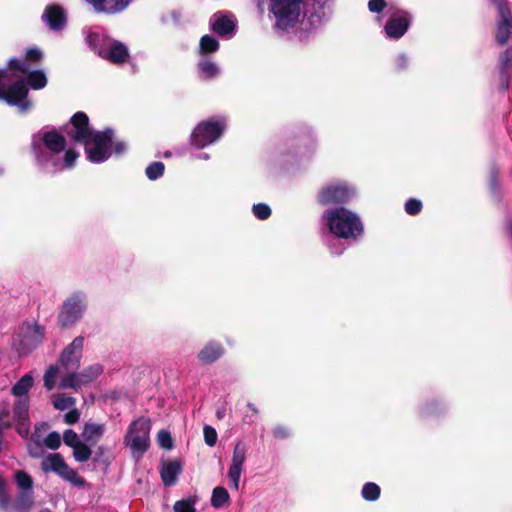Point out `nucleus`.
<instances>
[{
    "mask_svg": "<svg viewBox=\"0 0 512 512\" xmlns=\"http://www.w3.org/2000/svg\"><path fill=\"white\" fill-rule=\"evenodd\" d=\"M63 442L65 445L74 448L75 446L80 444L82 440L79 438L78 434L74 430L67 429L63 433Z\"/></svg>",
    "mask_w": 512,
    "mask_h": 512,
    "instance_id": "nucleus-44",
    "label": "nucleus"
},
{
    "mask_svg": "<svg viewBox=\"0 0 512 512\" xmlns=\"http://www.w3.org/2000/svg\"><path fill=\"white\" fill-rule=\"evenodd\" d=\"M226 416V406L221 405L216 410V417L218 419H223Z\"/></svg>",
    "mask_w": 512,
    "mask_h": 512,
    "instance_id": "nucleus-54",
    "label": "nucleus"
},
{
    "mask_svg": "<svg viewBox=\"0 0 512 512\" xmlns=\"http://www.w3.org/2000/svg\"><path fill=\"white\" fill-rule=\"evenodd\" d=\"M194 157L196 159H200V160H208V159H210V155L208 153H205V152L198 153Z\"/></svg>",
    "mask_w": 512,
    "mask_h": 512,
    "instance_id": "nucleus-56",
    "label": "nucleus"
},
{
    "mask_svg": "<svg viewBox=\"0 0 512 512\" xmlns=\"http://www.w3.org/2000/svg\"><path fill=\"white\" fill-rule=\"evenodd\" d=\"M506 230L512 236V219L506 222Z\"/></svg>",
    "mask_w": 512,
    "mask_h": 512,
    "instance_id": "nucleus-57",
    "label": "nucleus"
},
{
    "mask_svg": "<svg viewBox=\"0 0 512 512\" xmlns=\"http://www.w3.org/2000/svg\"><path fill=\"white\" fill-rule=\"evenodd\" d=\"M83 346L84 337L77 336L63 349L58 359V364L63 371L68 372L70 370H76L79 367L83 353Z\"/></svg>",
    "mask_w": 512,
    "mask_h": 512,
    "instance_id": "nucleus-16",
    "label": "nucleus"
},
{
    "mask_svg": "<svg viewBox=\"0 0 512 512\" xmlns=\"http://www.w3.org/2000/svg\"><path fill=\"white\" fill-rule=\"evenodd\" d=\"M113 152L117 156L123 155L127 151V144L124 141L112 142Z\"/></svg>",
    "mask_w": 512,
    "mask_h": 512,
    "instance_id": "nucleus-53",
    "label": "nucleus"
},
{
    "mask_svg": "<svg viewBox=\"0 0 512 512\" xmlns=\"http://www.w3.org/2000/svg\"><path fill=\"white\" fill-rule=\"evenodd\" d=\"M104 452V447L103 446H99L97 451H96V454L97 456H101Z\"/></svg>",
    "mask_w": 512,
    "mask_h": 512,
    "instance_id": "nucleus-59",
    "label": "nucleus"
},
{
    "mask_svg": "<svg viewBox=\"0 0 512 512\" xmlns=\"http://www.w3.org/2000/svg\"><path fill=\"white\" fill-rule=\"evenodd\" d=\"M31 152L38 168L45 173L72 169L79 153L66 149V139L56 129L46 127L32 136Z\"/></svg>",
    "mask_w": 512,
    "mask_h": 512,
    "instance_id": "nucleus-3",
    "label": "nucleus"
},
{
    "mask_svg": "<svg viewBox=\"0 0 512 512\" xmlns=\"http://www.w3.org/2000/svg\"><path fill=\"white\" fill-rule=\"evenodd\" d=\"M199 77L203 80H212L220 74L219 66L207 57H203L197 64Z\"/></svg>",
    "mask_w": 512,
    "mask_h": 512,
    "instance_id": "nucleus-24",
    "label": "nucleus"
},
{
    "mask_svg": "<svg viewBox=\"0 0 512 512\" xmlns=\"http://www.w3.org/2000/svg\"><path fill=\"white\" fill-rule=\"evenodd\" d=\"M225 349L218 341L207 342L197 354L198 360L203 364L216 362L224 355Z\"/></svg>",
    "mask_w": 512,
    "mask_h": 512,
    "instance_id": "nucleus-20",
    "label": "nucleus"
},
{
    "mask_svg": "<svg viewBox=\"0 0 512 512\" xmlns=\"http://www.w3.org/2000/svg\"><path fill=\"white\" fill-rule=\"evenodd\" d=\"M105 425L102 423L87 422L83 426L81 437L89 445H95L104 435Z\"/></svg>",
    "mask_w": 512,
    "mask_h": 512,
    "instance_id": "nucleus-22",
    "label": "nucleus"
},
{
    "mask_svg": "<svg viewBox=\"0 0 512 512\" xmlns=\"http://www.w3.org/2000/svg\"><path fill=\"white\" fill-rule=\"evenodd\" d=\"M110 39L111 38L106 36L104 33L93 31L87 34L86 43L94 52L101 56L105 46L107 45V42L110 41Z\"/></svg>",
    "mask_w": 512,
    "mask_h": 512,
    "instance_id": "nucleus-25",
    "label": "nucleus"
},
{
    "mask_svg": "<svg viewBox=\"0 0 512 512\" xmlns=\"http://www.w3.org/2000/svg\"><path fill=\"white\" fill-rule=\"evenodd\" d=\"M381 493L380 486L374 482H367L363 485L361 496L364 500L373 502L379 499Z\"/></svg>",
    "mask_w": 512,
    "mask_h": 512,
    "instance_id": "nucleus-32",
    "label": "nucleus"
},
{
    "mask_svg": "<svg viewBox=\"0 0 512 512\" xmlns=\"http://www.w3.org/2000/svg\"><path fill=\"white\" fill-rule=\"evenodd\" d=\"M41 469L46 473H55L75 487L82 488L86 485L85 479L65 462L64 457L60 453H50L43 457Z\"/></svg>",
    "mask_w": 512,
    "mask_h": 512,
    "instance_id": "nucleus-11",
    "label": "nucleus"
},
{
    "mask_svg": "<svg viewBox=\"0 0 512 512\" xmlns=\"http://www.w3.org/2000/svg\"><path fill=\"white\" fill-rule=\"evenodd\" d=\"M44 445L49 449L56 450L61 445V436L58 432L49 433L44 439Z\"/></svg>",
    "mask_w": 512,
    "mask_h": 512,
    "instance_id": "nucleus-45",
    "label": "nucleus"
},
{
    "mask_svg": "<svg viewBox=\"0 0 512 512\" xmlns=\"http://www.w3.org/2000/svg\"><path fill=\"white\" fill-rule=\"evenodd\" d=\"M52 403L55 409L64 411L71 409L75 406L76 400L74 397L66 396L64 394L53 395Z\"/></svg>",
    "mask_w": 512,
    "mask_h": 512,
    "instance_id": "nucleus-33",
    "label": "nucleus"
},
{
    "mask_svg": "<svg viewBox=\"0 0 512 512\" xmlns=\"http://www.w3.org/2000/svg\"><path fill=\"white\" fill-rule=\"evenodd\" d=\"M500 74L503 88L508 87V78L512 72V47L507 48L500 56Z\"/></svg>",
    "mask_w": 512,
    "mask_h": 512,
    "instance_id": "nucleus-26",
    "label": "nucleus"
},
{
    "mask_svg": "<svg viewBox=\"0 0 512 512\" xmlns=\"http://www.w3.org/2000/svg\"><path fill=\"white\" fill-rule=\"evenodd\" d=\"M79 419H80V412L78 409H75V408H71V410L68 411L64 415V421L66 424H69V425L77 423L79 421Z\"/></svg>",
    "mask_w": 512,
    "mask_h": 512,
    "instance_id": "nucleus-51",
    "label": "nucleus"
},
{
    "mask_svg": "<svg viewBox=\"0 0 512 512\" xmlns=\"http://www.w3.org/2000/svg\"><path fill=\"white\" fill-rule=\"evenodd\" d=\"M128 56L129 53L127 46L114 39H110V41L107 42V45L101 54L102 58L107 59L115 64L124 63Z\"/></svg>",
    "mask_w": 512,
    "mask_h": 512,
    "instance_id": "nucleus-18",
    "label": "nucleus"
},
{
    "mask_svg": "<svg viewBox=\"0 0 512 512\" xmlns=\"http://www.w3.org/2000/svg\"><path fill=\"white\" fill-rule=\"evenodd\" d=\"M344 247L341 248V249H334L333 247H330V250H331V253L332 254H335V255H340L342 254V252L344 251Z\"/></svg>",
    "mask_w": 512,
    "mask_h": 512,
    "instance_id": "nucleus-58",
    "label": "nucleus"
},
{
    "mask_svg": "<svg viewBox=\"0 0 512 512\" xmlns=\"http://www.w3.org/2000/svg\"><path fill=\"white\" fill-rule=\"evenodd\" d=\"M45 337V328L36 322H24L13 337V345L20 355L36 349Z\"/></svg>",
    "mask_w": 512,
    "mask_h": 512,
    "instance_id": "nucleus-9",
    "label": "nucleus"
},
{
    "mask_svg": "<svg viewBox=\"0 0 512 512\" xmlns=\"http://www.w3.org/2000/svg\"><path fill=\"white\" fill-rule=\"evenodd\" d=\"M203 433H204L205 443L208 446L213 447L217 442L216 430L213 427L206 425V426H204Z\"/></svg>",
    "mask_w": 512,
    "mask_h": 512,
    "instance_id": "nucleus-47",
    "label": "nucleus"
},
{
    "mask_svg": "<svg viewBox=\"0 0 512 512\" xmlns=\"http://www.w3.org/2000/svg\"><path fill=\"white\" fill-rule=\"evenodd\" d=\"M42 19L50 29L61 30L66 23V13L59 5H49L46 7Z\"/></svg>",
    "mask_w": 512,
    "mask_h": 512,
    "instance_id": "nucleus-19",
    "label": "nucleus"
},
{
    "mask_svg": "<svg viewBox=\"0 0 512 512\" xmlns=\"http://www.w3.org/2000/svg\"><path fill=\"white\" fill-rule=\"evenodd\" d=\"M34 503L33 491H19L17 498L12 506L16 512H28Z\"/></svg>",
    "mask_w": 512,
    "mask_h": 512,
    "instance_id": "nucleus-29",
    "label": "nucleus"
},
{
    "mask_svg": "<svg viewBox=\"0 0 512 512\" xmlns=\"http://www.w3.org/2000/svg\"><path fill=\"white\" fill-rule=\"evenodd\" d=\"M248 408H249L250 410H252L253 412L257 413V409H256V407H255L253 404L248 403Z\"/></svg>",
    "mask_w": 512,
    "mask_h": 512,
    "instance_id": "nucleus-61",
    "label": "nucleus"
},
{
    "mask_svg": "<svg viewBox=\"0 0 512 512\" xmlns=\"http://www.w3.org/2000/svg\"><path fill=\"white\" fill-rule=\"evenodd\" d=\"M165 170V166L162 162L156 161L149 164L145 170V174L149 180H157L160 178Z\"/></svg>",
    "mask_w": 512,
    "mask_h": 512,
    "instance_id": "nucleus-39",
    "label": "nucleus"
},
{
    "mask_svg": "<svg viewBox=\"0 0 512 512\" xmlns=\"http://www.w3.org/2000/svg\"><path fill=\"white\" fill-rule=\"evenodd\" d=\"M46 84L47 77L43 70L31 71L25 59L11 58L7 67L0 68V101L25 113L32 107L28 99V86L39 90Z\"/></svg>",
    "mask_w": 512,
    "mask_h": 512,
    "instance_id": "nucleus-1",
    "label": "nucleus"
},
{
    "mask_svg": "<svg viewBox=\"0 0 512 512\" xmlns=\"http://www.w3.org/2000/svg\"><path fill=\"white\" fill-rule=\"evenodd\" d=\"M27 450L29 455L33 458H40L44 453L43 445L40 443L39 439H35V436H32L31 441L27 444Z\"/></svg>",
    "mask_w": 512,
    "mask_h": 512,
    "instance_id": "nucleus-41",
    "label": "nucleus"
},
{
    "mask_svg": "<svg viewBox=\"0 0 512 512\" xmlns=\"http://www.w3.org/2000/svg\"><path fill=\"white\" fill-rule=\"evenodd\" d=\"M219 49L218 40L211 35H204L200 39L199 50L201 54L214 53Z\"/></svg>",
    "mask_w": 512,
    "mask_h": 512,
    "instance_id": "nucleus-35",
    "label": "nucleus"
},
{
    "mask_svg": "<svg viewBox=\"0 0 512 512\" xmlns=\"http://www.w3.org/2000/svg\"><path fill=\"white\" fill-rule=\"evenodd\" d=\"M229 501V493L224 487H216L213 489L211 496V505L214 508H221Z\"/></svg>",
    "mask_w": 512,
    "mask_h": 512,
    "instance_id": "nucleus-34",
    "label": "nucleus"
},
{
    "mask_svg": "<svg viewBox=\"0 0 512 512\" xmlns=\"http://www.w3.org/2000/svg\"><path fill=\"white\" fill-rule=\"evenodd\" d=\"M34 379L30 374L22 376L11 388L15 396L12 405V415L7 407L0 408V451L3 449L4 431L15 425L16 432L20 437L26 439L30 433V398L29 391L32 388Z\"/></svg>",
    "mask_w": 512,
    "mask_h": 512,
    "instance_id": "nucleus-5",
    "label": "nucleus"
},
{
    "mask_svg": "<svg viewBox=\"0 0 512 512\" xmlns=\"http://www.w3.org/2000/svg\"><path fill=\"white\" fill-rule=\"evenodd\" d=\"M157 441L161 448L170 450L173 448V440L170 432L167 430H160L157 434Z\"/></svg>",
    "mask_w": 512,
    "mask_h": 512,
    "instance_id": "nucleus-43",
    "label": "nucleus"
},
{
    "mask_svg": "<svg viewBox=\"0 0 512 512\" xmlns=\"http://www.w3.org/2000/svg\"><path fill=\"white\" fill-rule=\"evenodd\" d=\"M397 8H395L391 3L386 0H369L368 1V10L371 13L377 14V22H382L383 17L380 15L382 12H386L388 16L391 15Z\"/></svg>",
    "mask_w": 512,
    "mask_h": 512,
    "instance_id": "nucleus-28",
    "label": "nucleus"
},
{
    "mask_svg": "<svg viewBox=\"0 0 512 512\" xmlns=\"http://www.w3.org/2000/svg\"><path fill=\"white\" fill-rule=\"evenodd\" d=\"M252 211L254 216L259 220H266L271 215V209L265 203L254 204Z\"/></svg>",
    "mask_w": 512,
    "mask_h": 512,
    "instance_id": "nucleus-42",
    "label": "nucleus"
},
{
    "mask_svg": "<svg viewBox=\"0 0 512 512\" xmlns=\"http://www.w3.org/2000/svg\"><path fill=\"white\" fill-rule=\"evenodd\" d=\"M63 369L59 364L50 365L44 374V386L48 390H52L56 385V380Z\"/></svg>",
    "mask_w": 512,
    "mask_h": 512,
    "instance_id": "nucleus-36",
    "label": "nucleus"
},
{
    "mask_svg": "<svg viewBox=\"0 0 512 512\" xmlns=\"http://www.w3.org/2000/svg\"><path fill=\"white\" fill-rule=\"evenodd\" d=\"M196 499L193 497H188L186 499H181L174 504V512H196L195 509Z\"/></svg>",
    "mask_w": 512,
    "mask_h": 512,
    "instance_id": "nucleus-40",
    "label": "nucleus"
},
{
    "mask_svg": "<svg viewBox=\"0 0 512 512\" xmlns=\"http://www.w3.org/2000/svg\"><path fill=\"white\" fill-rule=\"evenodd\" d=\"M14 479L20 491H33V479L25 471L15 472Z\"/></svg>",
    "mask_w": 512,
    "mask_h": 512,
    "instance_id": "nucleus-37",
    "label": "nucleus"
},
{
    "mask_svg": "<svg viewBox=\"0 0 512 512\" xmlns=\"http://www.w3.org/2000/svg\"><path fill=\"white\" fill-rule=\"evenodd\" d=\"M211 30L225 39H231L237 28V20L232 14L218 12L210 18Z\"/></svg>",
    "mask_w": 512,
    "mask_h": 512,
    "instance_id": "nucleus-17",
    "label": "nucleus"
},
{
    "mask_svg": "<svg viewBox=\"0 0 512 512\" xmlns=\"http://www.w3.org/2000/svg\"><path fill=\"white\" fill-rule=\"evenodd\" d=\"M10 506V497L6 492V483L0 477V508L7 510Z\"/></svg>",
    "mask_w": 512,
    "mask_h": 512,
    "instance_id": "nucleus-48",
    "label": "nucleus"
},
{
    "mask_svg": "<svg viewBox=\"0 0 512 512\" xmlns=\"http://www.w3.org/2000/svg\"><path fill=\"white\" fill-rule=\"evenodd\" d=\"M356 195V189L345 181H333L319 192L318 199L323 205L348 202Z\"/></svg>",
    "mask_w": 512,
    "mask_h": 512,
    "instance_id": "nucleus-12",
    "label": "nucleus"
},
{
    "mask_svg": "<svg viewBox=\"0 0 512 512\" xmlns=\"http://www.w3.org/2000/svg\"><path fill=\"white\" fill-rule=\"evenodd\" d=\"M151 421L139 417L132 421L124 436V444L129 448L133 459L139 461L150 447Z\"/></svg>",
    "mask_w": 512,
    "mask_h": 512,
    "instance_id": "nucleus-7",
    "label": "nucleus"
},
{
    "mask_svg": "<svg viewBox=\"0 0 512 512\" xmlns=\"http://www.w3.org/2000/svg\"><path fill=\"white\" fill-rule=\"evenodd\" d=\"M82 386H84L83 380L81 378L80 372H68L64 375L59 383V387L61 389H73L77 391Z\"/></svg>",
    "mask_w": 512,
    "mask_h": 512,
    "instance_id": "nucleus-30",
    "label": "nucleus"
},
{
    "mask_svg": "<svg viewBox=\"0 0 512 512\" xmlns=\"http://www.w3.org/2000/svg\"><path fill=\"white\" fill-rule=\"evenodd\" d=\"M422 209V202L420 200L411 198L405 203V211L409 215H417Z\"/></svg>",
    "mask_w": 512,
    "mask_h": 512,
    "instance_id": "nucleus-46",
    "label": "nucleus"
},
{
    "mask_svg": "<svg viewBox=\"0 0 512 512\" xmlns=\"http://www.w3.org/2000/svg\"><path fill=\"white\" fill-rule=\"evenodd\" d=\"M73 449V457L77 462L83 463L90 459L92 455V451L89 447V444L82 441L80 444L75 446Z\"/></svg>",
    "mask_w": 512,
    "mask_h": 512,
    "instance_id": "nucleus-38",
    "label": "nucleus"
},
{
    "mask_svg": "<svg viewBox=\"0 0 512 512\" xmlns=\"http://www.w3.org/2000/svg\"><path fill=\"white\" fill-rule=\"evenodd\" d=\"M409 65V60L406 54L401 53L396 56L394 60L395 69L398 71L406 70Z\"/></svg>",
    "mask_w": 512,
    "mask_h": 512,
    "instance_id": "nucleus-50",
    "label": "nucleus"
},
{
    "mask_svg": "<svg viewBox=\"0 0 512 512\" xmlns=\"http://www.w3.org/2000/svg\"><path fill=\"white\" fill-rule=\"evenodd\" d=\"M493 3L498 11V19L496 23V41L499 45L508 42L512 32V14L507 5V0H489Z\"/></svg>",
    "mask_w": 512,
    "mask_h": 512,
    "instance_id": "nucleus-14",
    "label": "nucleus"
},
{
    "mask_svg": "<svg viewBox=\"0 0 512 512\" xmlns=\"http://www.w3.org/2000/svg\"><path fill=\"white\" fill-rule=\"evenodd\" d=\"M226 126V118L223 116H214L200 122L191 133V145L202 149L214 144L222 137Z\"/></svg>",
    "mask_w": 512,
    "mask_h": 512,
    "instance_id": "nucleus-8",
    "label": "nucleus"
},
{
    "mask_svg": "<svg viewBox=\"0 0 512 512\" xmlns=\"http://www.w3.org/2000/svg\"><path fill=\"white\" fill-rule=\"evenodd\" d=\"M321 222L332 235L345 240H357L364 232L359 215L344 207L325 210Z\"/></svg>",
    "mask_w": 512,
    "mask_h": 512,
    "instance_id": "nucleus-6",
    "label": "nucleus"
},
{
    "mask_svg": "<svg viewBox=\"0 0 512 512\" xmlns=\"http://www.w3.org/2000/svg\"><path fill=\"white\" fill-rule=\"evenodd\" d=\"M272 434L277 439H287L291 435V431L288 427L278 425L272 429Z\"/></svg>",
    "mask_w": 512,
    "mask_h": 512,
    "instance_id": "nucleus-49",
    "label": "nucleus"
},
{
    "mask_svg": "<svg viewBox=\"0 0 512 512\" xmlns=\"http://www.w3.org/2000/svg\"><path fill=\"white\" fill-rule=\"evenodd\" d=\"M42 56H43L42 51L39 48L33 47V48H29L26 51V56L24 59L27 62H28V60L39 61L42 58Z\"/></svg>",
    "mask_w": 512,
    "mask_h": 512,
    "instance_id": "nucleus-52",
    "label": "nucleus"
},
{
    "mask_svg": "<svg viewBox=\"0 0 512 512\" xmlns=\"http://www.w3.org/2000/svg\"><path fill=\"white\" fill-rule=\"evenodd\" d=\"M496 178H497V174H496V172L493 171L491 173V179H490V184H491V188H492L493 191L496 190V186H497V179Z\"/></svg>",
    "mask_w": 512,
    "mask_h": 512,
    "instance_id": "nucleus-55",
    "label": "nucleus"
},
{
    "mask_svg": "<svg viewBox=\"0 0 512 512\" xmlns=\"http://www.w3.org/2000/svg\"><path fill=\"white\" fill-rule=\"evenodd\" d=\"M257 2L259 5L267 6L274 19V28L278 31L289 32L300 23L295 33L301 42H307L326 20L323 6L306 14V0H257Z\"/></svg>",
    "mask_w": 512,
    "mask_h": 512,
    "instance_id": "nucleus-2",
    "label": "nucleus"
},
{
    "mask_svg": "<svg viewBox=\"0 0 512 512\" xmlns=\"http://www.w3.org/2000/svg\"><path fill=\"white\" fill-rule=\"evenodd\" d=\"M87 295L81 291L71 293L63 302L58 315V322L62 328L74 326L83 317L87 309Z\"/></svg>",
    "mask_w": 512,
    "mask_h": 512,
    "instance_id": "nucleus-10",
    "label": "nucleus"
},
{
    "mask_svg": "<svg viewBox=\"0 0 512 512\" xmlns=\"http://www.w3.org/2000/svg\"><path fill=\"white\" fill-rule=\"evenodd\" d=\"M412 22V15L402 9H396L384 26V33L388 39L398 40L405 35Z\"/></svg>",
    "mask_w": 512,
    "mask_h": 512,
    "instance_id": "nucleus-13",
    "label": "nucleus"
},
{
    "mask_svg": "<svg viewBox=\"0 0 512 512\" xmlns=\"http://www.w3.org/2000/svg\"><path fill=\"white\" fill-rule=\"evenodd\" d=\"M103 373V366L101 364L95 363L83 371L80 372L81 378L83 380L84 385L89 384L90 382L97 379Z\"/></svg>",
    "mask_w": 512,
    "mask_h": 512,
    "instance_id": "nucleus-31",
    "label": "nucleus"
},
{
    "mask_svg": "<svg viewBox=\"0 0 512 512\" xmlns=\"http://www.w3.org/2000/svg\"><path fill=\"white\" fill-rule=\"evenodd\" d=\"M247 451V445L242 440L236 442L232 452L231 464L228 469L230 486L235 491H238L239 489L240 478L244 470Z\"/></svg>",
    "mask_w": 512,
    "mask_h": 512,
    "instance_id": "nucleus-15",
    "label": "nucleus"
},
{
    "mask_svg": "<svg viewBox=\"0 0 512 512\" xmlns=\"http://www.w3.org/2000/svg\"><path fill=\"white\" fill-rule=\"evenodd\" d=\"M67 135L74 142L84 146L86 157L92 163H103L112 154L114 131L110 128L103 131L94 130L84 112H77L72 116L67 127Z\"/></svg>",
    "mask_w": 512,
    "mask_h": 512,
    "instance_id": "nucleus-4",
    "label": "nucleus"
},
{
    "mask_svg": "<svg viewBox=\"0 0 512 512\" xmlns=\"http://www.w3.org/2000/svg\"><path fill=\"white\" fill-rule=\"evenodd\" d=\"M248 408H249L250 410H252L253 412L257 413V409H256V407H255L253 404L248 403Z\"/></svg>",
    "mask_w": 512,
    "mask_h": 512,
    "instance_id": "nucleus-60",
    "label": "nucleus"
},
{
    "mask_svg": "<svg viewBox=\"0 0 512 512\" xmlns=\"http://www.w3.org/2000/svg\"><path fill=\"white\" fill-rule=\"evenodd\" d=\"M445 411V405L437 399L427 401L419 408V415L422 418L438 416Z\"/></svg>",
    "mask_w": 512,
    "mask_h": 512,
    "instance_id": "nucleus-27",
    "label": "nucleus"
},
{
    "mask_svg": "<svg viewBox=\"0 0 512 512\" xmlns=\"http://www.w3.org/2000/svg\"><path fill=\"white\" fill-rule=\"evenodd\" d=\"M181 472V465L177 461H170L164 463L160 470L161 479L165 486H172L175 484L178 475Z\"/></svg>",
    "mask_w": 512,
    "mask_h": 512,
    "instance_id": "nucleus-23",
    "label": "nucleus"
},
{
    "mask_svg": "<svg viewBox=\"0 0 512 512\" xmlns=\"http://www.w3.org/2000/svg\"><path fill=\"white\" fill-rule=\"evenodd\" d=\"M93 5L97 12L118 13L124 10L130 3V0H86Z\"/></svg>",
    "mask_w": 512,
    "mask_h": 512,
    "instance_id": "nucleus-21",
    "label": "nucleus"
}]
</instances>
